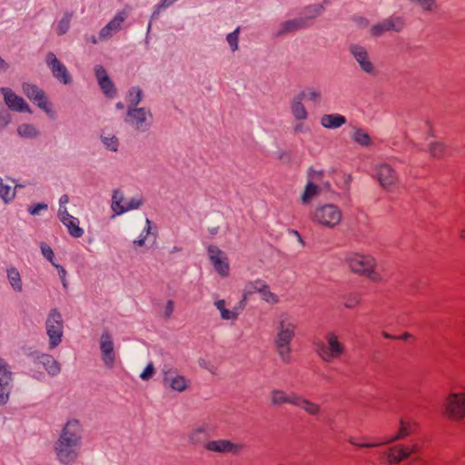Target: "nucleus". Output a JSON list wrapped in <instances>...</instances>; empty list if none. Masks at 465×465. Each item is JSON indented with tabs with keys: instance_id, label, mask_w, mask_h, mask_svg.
<instances>
[{
	"instance_id": "obj_1",
	"label": "nucleus",
	"mask_w": 465,
	"mask_h": 465,
	"mask_svg": "<svg viewBox=\"0 0 465 465\" xmlns=\"http://www.w3.org/2000/svg\"><path fill=\"white\" fill-rule=\"evenodd\" d=\"M270 401L273 406L290 404L302 410L311 416H319L322 412L320 404L293 391L286 393L282 390L274 389L270 393Z\"/></svg>"
},
{
	"instance_id": "obj_2",
	"label": "nucleus",
	"mask_w": 465,
	"mask_h": 465,
	"mask_svg": "<svg viewBox=\"0 0 465 465\" xmlns=\"http://www.w3.org/2000/svg\"><path fill=\"white\" fill-rule=\"evenodd\" d=\"M296 324L287 317H281L277 327L274 345L276 352L283 363L291 361V341L295 335Z\"/></svg>"
},
{
	"instance_id": "obj_3",
	"label": "nucleus",
	"mask_w": 465,
	"mask_h": 465,
	"mask_svg": "<svg viewBox=\"0 0 465 465\" xmlns=\"http://www.w3.org/2000/svg\"><path fill=\"white\" fill-rule=\"evenodd\" d=\"M314 344L317 355L326 363L333 362L345 353V345L333 331H328L324 341H317Z\"/></svg>"
},
{
	"instance_id": "obj_4",
	"label": "nucleus",
	"mask_w": 465,
	"mask_h": 465,
	"mask_svg": "<svg viewBox=\"0 0 465 465\" xmlns=\"http://www.w3.org/2000/svg\"><path fill=\"white\" fill-rule=\"evenodd\" d=\"M347 263L355 273L366 276L371 281L379 282L382 277L375 271L376 261L370 255L361 253H351L347 256Z\"/></svg>"
},
{
	"instance_id": "obj_5",
	"label": "nucleus",
	"mask_w": 465,
	"mask_h": 465,
	"mask_svg": "<svg viewBox=\"0 0 465 465\" xmlns=\"http://www.w3.org/2000/svg\"><path fill=\"white\" fill-rule=\"evenodd\" d=\"M444 415L453 420H465V392L453 391L447 395L443 402Z\"/></svg>"
},
{
	"instance_id": "obj_6",
	"label": "nucleus",
	"mask_w": 465,
	"mask_h": 465,
	"mask_svg": "<svg viewBox=\"0 0 465 465\" xmlns=\"http://www.w3.org/2000/svg\"><path fill=\"white\" fill-rule=\"evenodd\" d=\"M341 210L332 203L317 206L312 212V220L328 228H333L341 220Z\"/></svg>"
},
{
	"instance_id": "obj_7",
	"label": "nucleus",
	"mask_w": 465,
	"mask_h": 465,
	"mask_svg": "<svg viewBox=\"0 0 465 465\" xmlns=\"http://www.w3.org/2000/svg\"><path fill=\"white\" fill-rule=\"evenodd\" d=\"M45 330L52 349L56 348L62 341L64 334V321L62 314L56 310L50 311L46 322Z\"/></svg>"
},
{
	"instance_id": "obj_8",
	"label": "nucleus",
	"mask_w": 465,
	"mask_h": 465,
	"mask_svg": "<svg viewBox=\"0 0 465 465\" xmlns=\"http://www.w3.org/2000/svg\"><path fill=\"white\" fill-rule=\"evenodd\" d=\"M81 443L57 440L54 445V452L57 460L62 465H72L79 457L78 447Z\"/></svg>"
},
{
	"instance_id": "obj_9",
	"label": "nucleus",
	"mask_w": 465,
	"mask_h": 465,
	"mask_svg": "<svg viewBox=\"0 0 465 465\" xmlns=\"http://www.w3.org/2000/svg\"><path fill=\"white\" fill-rule=\"evenodd\" d=\"M348 50L362 72L371 75L376 74V67L371 62L369 52L365 46L359 44H351Z\"/></svg>"
},
{
	"instance_id": "obj_10",
	"label": "nucleus",
	"mask_w": 465,
	"mask_h": 465,
	"mask_svg": "<svg viewBox=\"0 0 465 465\" xmlns=\"http://www.w3.org/2000/svg\"><path fill=\"white\" fill-rule=\"evenodd\" d=\"M208 259L214 271L221 277H227L230 273V264L227 254L214 245L208 247Z\"/></svg>"
},
{
	"instance_id": "obj_11",
	"label": "nucleus",
	"mask_w": 465,
	"mask_h": 465,
	"mask_svg": "<svg viewBox=\"0 0 465 465\" xmlns=\"http://www.w3.org/2000/svg\"><path fill=\"white\" fill-rule=\"evenodd\" d=\"M100 350L103 363L107 369H113L116 362L114 344L112 335L105 331L100 337Z\"/></svg>"
},
{
	"instance_id": "obj_12",
	"label": "nucleus",
	"mask_w": 465,
	"mask_h": 465,
	"mask_svg": "<svg viewBox=\"0 0 465 465\" xmlns=\"http://www.w3.org/2000/svg\"><path fill=\"white\" fill-rule=\"evenodd\" d=\"M399 430L398 431L391 436L380 442H372V444H362L364 447H379L385 444H390L395 442L397 440H402L407 436L411 435L416 429L417 423L411 420L400 419L399 420Z\"/></svg>"
},
{
	"instance_id": "obj_13",
	"label": "nucleus",
	"mask_w": 465,
	"mask_h": 465,
	"mask_svg": "<svg viewBox=\"0 0 465 465\" xmlns=\"http://www.w3.org/2000/svg\"><path fill=\"white\" fill-rule=\"evenodd\" d=\"M163 384L172 391L182 393L189 388L190 382L183 375L170 370L163 371Z\"/></svg>"
},
{
	"instance_id": "obj_14",
	"label": "nucleus",
	"mask_w": 465,
	"mask_h": 465,
	"mask_svg": "<svg viewBox=\"0 0 465 465\" xmlns=\"http://www.w3.org/2000/svg\"><path fill=\"white\" fill-rule=\"evenodd\" d=\"M82 423L78 419L71 418L63 426L57 440L81 443Z\"/></svg>"
},
{
	"instance_id": "obj_15",
	"label": "nucleus",
	"mask_w": 465,
	"mask_h": 465,
	"mask_svg": "<svg viewBox=\"0 0 465 465\" xmlns=\"http://www.w3.org/2000/svg\"><path fill=\"white\" fill-rule=\"evenodd\" d=\"M3 94L5 105L13 111L16 112H27L32 113L29 105L24 100L23 97L17 95L12 89L8 87H3L0 89Z\"/></svg>"
},
{
	"instance_id": "obj_16",
	"label": "nucleus",
	"mask_w": 465,
	"mask_h": 465,
	"mask_svg": "<svg viewBox=\"0 0 465 465\" xmlns=\"http://www.w3.org/2000/svg\"><path fill=\"white\" fill-rule=\"evenodd\" d=\"M376 177L380 184L386 190H391L398 183V174L388 163H381L376 167Z\"/></svg>"
},
{
	"instance_id": "obj_17",
	"label": "nucleus",
	"mask_w": 465,
	"mask_h": 465,
	"mask_svg": "<svg viewBox=\"0 0 465 465\" xmlns=\"http://www.w3.org/2000/svg\"><path fill=\"white\" fill-rule=\"evenodd\" d=\"M45 62L50 68L53 75L64 84L71 82V78L66 67L58 60L53 53H48L45 57Z\"/></svg>"
},
{
	"instance_id": "obj_18",
	"label": "nucleus",
	"mask_w": 465,
	"mask_h": 465,
	"mask_svg": "<svg viewBox=\"0 0 465 465\" xmlns=\"http://www.w3.org/2000/svg\"><path fill=\"white\" fill-rule=\"evenodd\" d=\"M243 449V445L233 443L228 440H211L205 444V450L219 453H231L237 455Z\"/></svg>"
},
{
	"instance_id": "obj_19",
	"label": "nucleus",
	"mask_w": 465,
	"mask_h": 465,
	"mask_svg": "<svg viewBox=\"0 0 465 465\" xmlns=\"http://www.w3.org/2000/svg\"><path fill=\"white\" fill-rule=\"evenodd\" d=\"M11 371L7 365L0 360V405L7 402L10 394Z\"/></svg>"
},
{
	"instance_id": "obj_20",
	"label": "nucleus",
	"mask_w": 465,
	"mask_h": 465,
	"mask_svg": "<svg viewBox=\"0 0 465 465\" xmlns=\"http://www.w3.org/2000/svg\"><path fill=\"white\" fill-rule=\"evenodd\" d=\"M23 92L32 101L37 104V105L43 110L49 112L50 109L45 99V93L39 89L36 85L25 83L22 85Z\"/></svg>"
},
{
	"instance_id": "obj_21",
	"label": "nucleus",
	"mask_w": 465,
	"mask_h": 465,
	"mask_svg": "<svg viewBox=\"0 0 465 465\" xmlns=\"http://www.w3.org/2000/svg\"><path fill=\"white\" fill-rule=\"evenodd\" d=\"M403 24L400 18L386 19L381 23L374 25L371 29V35L374 36H381L384 32L396 31L399 32L402 29Z\"/></svg>"
},
{
	"instance_id": "obj_22",
	"label": "nucleus",
	"mask_w": 465,
	"mask_h": 465,
	"mask_svg": "<svg viewBox=\"0 0 465 465\" xmlns=\"http://www.w3.org/2000/svg\"><path fill=\"white\" fill-rule=\"evenodd\" d=\"M58 216L73 237L79 238L83 235L82 228L78 226L76 219L68 213L66 208H59Z\"/></svg>"
},
{
	"instance_id": "obj_23",
	"label": "nucleus",
	"mask_w": 465,
	"mask_h": 465,
	"mask_svg": "<svg viewBox=\"0 0 465 465\" xmlns=\"http://www.w3.org/2000/svg\"><path fill=\"white\" fill-rule=\"evenodd\" d=\"M307 25L305 17H299L282 22L276 32V36H282L284 35L302 29Z\"/></svg>"
},
{
	"instance_id": "obj_24",
	"label": "nucleus",
	"mask_w": 465,
	"mask_h": 465,
	"mask_svg": "<svg viewBox=\"0 0 465 465\" xmlns=\"http://www.w3.org/2000/svg\"><path fill=\"white\" fill-rule=\"evenodd\" d=\"M304 98L305 94L300 93L292 99L290 104L292 114L298 121H303L308 118V112L302 104Z\"/></svg>"
},
{
	"instance_id": "obj_25",
	"label": "nucleus",
	"mask_w": 465,
	"mask_h": 465,
	"mask_svg": "<svg viewBox=\"0 0 465 465\" xmlns=\"http://www.w3.org/2000/svg\"><path fill=\"white\" fill-rule=\"evenodd\" d=\"M126 17V12H119L100 32L101 38H108L113 33L120 30Z\"/></svg>"
},
{
	"instance_id": "obj_26",
	"label": "nucleus",
	"mask_w": 465,
	"mask_h": 465,
	"mask_svg": "<svg viewBox=\"0 0 465 465\" xmlns=\"http://www.w3.org/2000/svg\"><path fill=\"white\" fill-rule=\"evenodd\" d=\"M95 74L99 83V85L103 89L104 93L107 96H114L115 89L114 84L110 80L106 71L102 66L95 67Z\"/></svg>"
},
{
	"instance_id": "obj_27",
	"label": "nucleus",
	"mask_w": 465,
	"mask_h": 465,
	"mask_svg": "<svg viewBox=\"0 0 465 465\" xmlns=\"http://www.w3.org/2000/svg\"><path fill=\"white\" fill-rule=\"evenodd\" d=\"M347 122L346 117L340 114H324L321 118V124L326 129H337Z\"/></svg>"
},
{
	"instance_id": "obj_28",
	"label": "nucleus",
	"mask_w": 465,
	"mask_h": 465,
	"mask_svg": "<svg viewBox=\"0 0 465 465\" xmlns=\"http://www.w3.org/2000/svg\"><path fill=\"white\" fill-rule=\"evenodd\" d=\"M387 459L389 464H396L401 462V460L408 459L410 457V451L408 449H405L402 445H397L391 448L387 452Z\"/></svg>"
},
{
	"instance_id": "obj_29",
	"label": "nucleus",
	"mask_w": 465,
	"mask_h": 465,
	"mask_svg": "<svg viewBox=\"0 0 465 465\" xmlns=\"http://www.w3.org/2000/svg\"><path fill=\"white\" fill-rule=\"evenodd\" d=\"M41 362L45 368L46 371L53 376L57 375L61 371L60 363L51 355H42Z\"/></svg>"
},
{
	"instance_id": "obj_30",
	"label": "nucleus",
	"mask_w": 465,
	"mask_h": 465,
	"mask_svg": "<svg viewBox=\"0 0 465 465\" xmlns=\"http://www.w3.org/2000/svg\"><path fill=\"white\" fill-rule=\"evenodd\" d=\"M7 278L10 285L13 290L16 292H21L23 291V282L21 279L20 272L17 269L12 267L7 270Z\"/></svg>"
},
{
	"instance_id": "obj_31",
	"label": "nucleus",
	"mask_w": 465,
	"mask_h": 465,
	"mask_svg": "<svg viewBox=\"0 0 465 465\" xmlns=\"http://www.w3.org/2000/svg\"><path fill=\"white\" fill-rule=\"evenodd\" d=\"M214 304L219 310L222 319L226 321L237 319L232 307L228 305L229 303L225 300H217Z\"/></svg>"
},
{
	"instance_id": "obj_32",
	"label": "nucleus",
	"mask_w": 465,
	"mask_h": 465,
	"mask_svg": "<svg viewBox=\"0 0 465 465\" xmlns=\"http://www.w3.org/2000/svg\"><path fill=\"white\" fill-rule=\"evenodd\" d=\"M124 199V195L120 191H114L111 208L114 215H120L125 213V204H123Z\"/></svg>"
},
{
	"instance_id": "obj_33",
	"label": "nucleus",
	"mask_w": 465,
	"mask_h": 465,
	"mask_svg": "<svg viewBox=\"0 0 465 465\" xmlns=\"http://www.w3.org/2000/svg\"><path fill=\"white\" fill-rule=\"evenodd\" d=\"M320 189L319 187L312 183H308L307 185L304 188V191L302 194L301 200L302 203L308 204L312 202V200L319 194Z\"/></svg>"
},
{
	"instance_id": "obj_34",
	"label": "nucleus",
	"mask_w": 465,
	"mask_h": 465,
	"mask_svg": "<svg viewBox=\"0 0 465 465\" xmlns=\"http://www.w3.org/2000/svg\"><path fill=\"white\" fill-rule=\"evenodd\" d=\"M265 286L266 282L262 280H255L253 282H250L245 284L242 295H246L247 298L248 295H252L254 292H259L261 294Z\"/></svg>"
},
{
	"instance_id": "obj_35",
	"label": "nucleus",
	"mask_w": 465,
	"mask_h": 465,
	"mask_svg": "<svg viewBox=\"0 0 465 465\" xmlns=\"http://www.w3.org/2000/svg\"><path fill=\"white\" fill-rule=\"evenodd\" d=\"M351 139L361 146H369L371 143L370 135L361 128L353 131L351 134Z\"/></svg>"
},
{
	"instance_id": "obj_36",
	"label": "nucleus",
	"mask_w": 465,
	"mask_h": 465,
	"mask_svg": "<svg viewBox=\"0 0 465 465\" xmlns=\"http://www.w3.org/2000/svg\"><path fill=\"white\" fill-rule=\"evenodd\" d=\"M128 115L136 127H140L146 120L147 113L143 108L128 110Z\"/></svg>"
},
{
	"instance_id": "obj_37",
	"label": "nucleus",
	"mask_w": 465,
	"mask_h": 465,
	"mask_svg": "<svg viewBox=\"0 0 465 465\" xmlns=\"http://www.w3.org/2000/svg\"><path fill=\"white\" fill-rule=\"evenodd\" d=\"M241 33V27L238 26L232 31L229 33L226 36V41L231 48L232 52H235L239 49V36Z\"/></svg>"
},
{
	"instance_id": "obj_38",
	"label": "nucleus",
	"mask_w": 465,
	"mask_h": 465,
	"mask_svg": "<svg viewBox=\"0 0 465 465\" xmlns=\"http://www.w3.org/2000/svg\"><path fill=\"white\" fill-rule=\"evenodd\" d=\"M17 132L20 136L25 138H34L38 134L37 129L29 124H23L18 126Z\"/></svg>"
},
{
	"instance_id": "obj_39",
	"label": "nucleus",
	"mask_w": 465,
	"mask_h": 465,
	"mask_svg": "<svg viewBox=\"0 0 465 465\" xmlns=\"http://www.w3.org/2000/svg\"><path fill=\"white\" fill-rule=\"evenodd\" d=\"M428 150L432 157L440 158L445 153V145L440 142H432L429 144Z\"/></svg>"
},
{
	"instance_id": "obj_40",
	"label": "nucleus",
	"mask_w": 465,
	"mask_h": 465,
	"mask_svg": "<svg viewBox=\"0 0 465 465\" xmlns=\"http://www.w3.org/2000/svg\"><path fill=\"white\" fill-rule=\"evenodd\" d=\"M15 195V190L0 181V197L5 202L11 201Z\"/></svg>"
},
{
	"instance_id": "obj_41",
	"label": "nucleus",
	"mask_w": 465,
	"mask_h": 465,
	"mask_svg": "<svg viewBox=\"0 0 465 465\" xmlns=\"http://www.w3.org/2000/svg\"><path fill=\"white\" fill-rule=\"evenodd\" d=\"M72 15L64 14V15L58 22L57 30L59 35H64L69 30Z\"/></svg>"
},
{
	"instance_id": "obj_42",
	"label": "nucleus",
	"mask_w": 465,
	"mask_h": 465,
	"mask_svg": "<svg viewBox=\"0 0 465 465\" xmlns=\"http://www.w3.org/2000/svg\"><path fill=\"white\" fill-rule=\"evenodd\" d=\"M411 2H415L419 5V6L427 12H431L437 9V0H410Z\"/></svg>"
},
{
	"instance_id": "obj_43",
	"label": "nucleus",
	"mask_w": 465,
	"mask_h": 465,
	"mask_svg": "<svg viewBox=\"0 0 465 465\" xmlns=\"http://www.w3.org/2000/svg\"><path fill=\"white\" fill-rule=\"evenodd\" d=\"M262 299L271 304H275L279 302L278 296L269 290L268 285L266 284L265 288H263L262 292H261Z\"/></svg>"
},
{
	"instance_id": "obj_44",
	"label": "nucleus",
	"mask_w": 465,
	"mask_h": 465,
	"mask_svg": "<svg viewBox=\"0 0 465 465\" xmlns=\"http://www.w3.org/2000/svg\"><path fill=\"white\" fill-rule=\"evenodd\" d=\"M246 295H242L241 300L238 301L235 304H232L231 302H228L232 311L234 312L236 317L238 318V316L241 314V312L243 311V309L245 308V305H246Z\"/></svg>"
},
{
	"instance_id": "obj_45",
	"label": "nucleus",
	"mask_w": 465,
	"mask_h": 465,
	"mask_svg": "<svg viewBox=\"0 0 465 465\" xmlns=\"http://www.w3.org/2000/svg\"><path fill=\"white\" fill-rule=\"evenodd\" d=\"M102 138H103L104 143L105 144V146L109 150H111L113 152H115L117 150L118 141H117L115 136H114V135H112V136H105V135H104Z\"/></svg>"
},
{
	"instance_id": "obj_46",
	"label": "nucleus",
	"mask_w": 465,
	"mask_h": 465,
	"mask_svg": "<svg viewBox=\"0 0 465 465\" xmlns=\"http://www.w3.org/2000/svg\"><path fill=\"white\" fill-rule=\"evenodd\" d=\"M155 373V368L152 362L148 363L143 371L140 374L143 381H149Z\"/></svg>"
},
{
	"instance_id": "obj_47",
	"label": "nucleus",
	"mask_w": 465,
	"mask_h": 465,
	"mask_svg": "<svg viewBox=\"0 0 465 465\" xmlns=\"http://www.w3.org/2000/svg\"><path fill=\"white\" fill-rule=\"evenodd\" d=\"M323 11V6L321 5H313L307 7V17L308 18H314L318 15H320Z\"/></svg>"
},
{
	"instance_id": "obj_48",
	"label": "nucleus",
	"mask_w": 465,
	"mask_h": 465,
	"mask_svg": "<svg viewBox=\"0 0 465 465\" xmlns=\"http://www.w3.org/2000/svg\"><path fill=\"white\" fill-rule=\"evenodd\" d=\"M303 93L305 94V98L312 102H319L322 97L321 92L313 88L308 89L306 92Z\"/></svg>"
},
{
	"instance_id": "obj_49",
	"label": "nucleus",
	"mask_w": 465,
	"mask_h": 465,
	"mask_svg": "<svg viewBox=\"0 0 465 465\" xmlns=\"http://www.w3.org/2000/svg\"><path fill=\"white\" fill-rule=\"evenodd\" d=\"M187 440L192 445H199L201 443L202 436L201 430H195L189 436H187Z\"/></svg>"
},
{
	"instance_id": "obj_50",
	"label": "nucleus",
	"mask_w": 465,
	"mask_h": 465,
	"mask_svg": "<svg viewBox=\"0 0 465 465\" xmlns=\"http://www.w3.org/2000/svg\"><path fill=\"white\" fill-rule=\"evenodd\" d=\"M130 102L136 105L140 103L142 98V91L139 88H133L129 94Z\"/></svg>"
},
{
	"instance_id": "obj_51",
	"label": "nucleus",
	"mask_w": 465,
	"mask_h": 465,
	"mask_svg": "<svg viewBox=\"0 0 465 465\" xmlns=\"http://www.w3.org/2000/svg\"><path fill=\"white\" fill-rule=\"evenodd\" d=\"M11 121L10 114L5 110H0V128L5 127Z\"/></svg>"
},
{
	"instance_id": "obj_52",
	"label": "nucleus",
	"mask_w": 465,
	"mask_h": 465,
	"mask_svg": "<svg viewBox=\"0 0 465 465\" xmlns=\"http://www.w3.org/2000/svg\"><path fill=\"white\" fill-rule=\"evenodd\" d=\"M41 250H42V253L44 254V256L53 263L54 255L52 249L46 244H42Z\"/></svg>"
},
{
	"instance_id": "obj_53",
	"label": "nucleus",
	"mask_w": 465,
	"mask_h": 465,
	"mask_svg": "<svg viewBox=\"0 0 465 465\" xmlns=\"http://www.w3.org/2000/svg\"><path fill=\"white\" fill-rule=\"evenodd\" d=\"M142 199H132L130 202L125 203V212L137 209L142 205Z\"/></svg>"
},
{
	"instance_id": "obj_54",
	"label": "nucleus",
	"mask_w": 465,
	"mask_h": 465,
	"mask_svg": "<svg viewBox=\"0 0 465 465\" xmlns=\"http://www.w3.org/2000/svg\"><path fill=\"white\" fill-rule=\"evenodd\" d=\"M360 303V298L357 295L350 296L344 303L346 308H353Z\"/></svg>"
},
{
	"instance_id": "obj_55",
	"label": "nucleus",
	"mask_w": 465,
	"mask_h": 465,
	"mask_svg": "<svg viewBox=\"0 0 465 465\" xmlns=\"http://www.w3.org/2000/svg\"><path fill=\"white\" fill-rule=\"evenodd\" d=\"M47 205L45 204V203H38L35 206H32L29 208V213L32 214V215H35L38 213V212L40 210H44V209H46Z\"/></svg>"
},
{
	"instance_id": "obj_56",
	"label": "nucleus",
	"mask_w": 465,
	"mask_h": 465,
	"mask_svg": "<svg viewBox=\"0 0 465 465\" xmlns=\"http://www.w3.org/2000/svg\"><path fill=\"white\" fill-rule=\"evenodd\" d=\"M146 235L140 237L139 239L134 241V245L137 247H143L145 243Z\"/></svg>"
},
{
	"instance_id": "obj_57",
	"label": "nucleus",
	"mask_w": 465,
	"mask_h": 465,
	"mask_svg": "<svg viewBox=\"0 0 465 465\" xmlns=\"http://www.w3.org/2000/svg\"><path fill=\"white\" fill-rule=\"evenodd\" d=\"M9 68L8 63L0 56V71H5Z\"/></svg>"
},
{
	"instance_id": "obj_58",
	"label": "nucleus",
	"mask_w": 465,
	"mask_h": 465,
	"mask_svg": "<svg viewBox=\"0 0 465 465\" xmlns=\"http://www.w3.org/2000/svg\"><path fill=\"white\" fill-rule=\"evenodd\" d=\"M176 1L177 0H163L161 5L158 6V9L167 7Z\"/></svg>"
},
{
	"instance_id": "obj_59",
	"label": "nucleus",
	"mask_w": 465,
	"mask_h": 465,
	"mask_svg": "<svg viewBox=\"0 0 465 465\" xmlns=\"http://www.w3.org/2000/svg\"><path fill=\"white\" fill-rule=\"evenodd\" d=\"M322 171H312L310 173V177L312 179V180H317L319 177L322 176Z\"/></svg>"
},
{
	"instance_id": "obj_60",
	"label": "nucleus",
	"mask_w": 465,
	"mask_h": 465,
	"mask_svg": "<svg viewBox=\"0 0 465 465\" xmlns=\"http://www.w3.org/2000/svg\"><path fill=\"white\" fill-rule=\"evenodd\" d=\"M145 223H146V227L144 229L145 233H146V235H149L152 232V229H153L152 223L149 219H146Z\"/></svg>"
},
{
	"instance_id": "obj_61",
	"label": "nucleus",
	"mask_w": 465,
	"mask_h": 465,
	"mask_svg": "<svg viewBox=\"0 0 465 465\" xmlns=\"http://www.w3.org/2000/svg\"><path fill=\"white\" fill-rule=\"evenodd\" d=\"M69 201V198L67 195H63L60 200H59V203H60V208H65L64 207V204H66Z\"/></svg>"
},
{
	"instance_id": "obj_62",
	"label": "nucleus",
	"mask_w": 465,
	"mask_h": 465,
	"mask_svg": "<svg viewBox=\"0 0 465 465\" xmlns=\"http://www.w3.org/2000/svg\"><path fill=\"white\" fill-rule=\"evenodd\" d=\"M173 309V302L169 301L167 302V306H166V315L167 316H169L172 313Z\"/></svg>"
},
{
	"instance_id": "obj_63",
	"label": "nucleus",
	"mask_w": 465,
	"mask_h": 465,
	"mask_svg": "<svg viewBox=\"0 0 465 465\" xmlns=\"http://www.w3.org/2000/svg\"><path fill=\"white\" fill-rule=\"evenodd\" d=\"M53 264H54V265L58 269V271H59V274L61 275V277H62L63 279H64V278H65V275H66V272H65V270H64L63 267L58 266V265H57V264H55L54 262H53Z\"/></svg>"
},
{
	"instance_id": "obj_64",
	"label": "nucleus",
	"mask_w": 465,
	"mask_h": 465,
	"mask_svg": "<svg viewBox=\"0 0 465 465\" xmlns=\"http://www.w3.org/2000/svg\"><path fill=\"white\" fill-rule=\"evenodd\" d=\"M218 229H219V225H217V226H210L208 228L210 233L213 234V235H214V234H216L218 232Z\"/></svg>"
}]
</instances>
